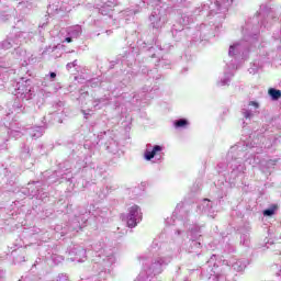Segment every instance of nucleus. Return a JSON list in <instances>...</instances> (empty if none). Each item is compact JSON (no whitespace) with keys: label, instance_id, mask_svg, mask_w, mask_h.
Here are the masks:
<instances>
[{"label":"nucleus","instance_id":"nucleus-1","mask_svg":"<svg viewBox=\"0 0 281 281\" xmlns=\"http://www.w3.org/2000/svg\"><path fill=\"white\" fill-rule=\"evenodd\" d=\"M161 150H164V148L159 145L154 146L153 150H146L145 151V159L147 161H150V159L155 158V155H157L158 153H161Z\"/></svg>","mask_w":281,"mask_h":281},{"label":"nucleus","instance_id":"nucleus-2","mask_svg":"<svg viewBox=\"0 0 281 281\" xmlns=\"http://www.w3.org/2000/svg\"><path fill=\"white\" fill-rule=\"evenodd\" d=\"M130 216H133L134 218H138V221H142V212H139V206L134 205L130 209Z\"/></svg>","mask_w":281,"mask_h":281},{"label":"nucleus","instance_id":"nucleus-3","mask_svg":"<svg viewBox=\"0 0 281 281\" xmlns=\"http://www.w3.org/2000/svg\"><path fill=\"white\" fill-rule=\"evenodd\" d=\"M269 95L272 98V100H280L281 98V91L274 88H270L268 90Z\"/></svg>","mask_w":281,"mask_h":281},{"label":"nucleus","instance_id":"nucleus-4","mask_svg":"<svg viewBox=\"0 0 281 281\" xmlns=\"http://www.w3.org/2000/svg\"><path fill=\"white\" fill-rule=\"evenodd\" d=\"M137 217H133V215L127 216V227H137Z\"/></svg>","mask_w":281,"mask_h":281},{"label":"nucleus","instance_id":"nucleus-5","mask_svg":"<svg viewBox=\"0 0 281 281\" xmlns=\"http://www.w3.org/2000/svg\"><path fill=\"white\" fill-rule=\"evenodd\" d=\"M184 126H188V120H186V119H180L175 122L176 128H183Z\"/></svg>","mask_w":281,"mask_h":281},{"label":"nucleus","instance_id":"nucleus-6","mask_svg":"<svg viewBox=\"0 0 281 281\" xmlns=\"http://www.w3.org/2000/svg\"><path fill=\"white\" fill-rule=\"evenodd\" d=\"M276 210H278V206H273L272 209L265 210L263 216H273V214H276Z\"/></svg>","mask_w":281,"mask_h":281},{"label":"nucleus","instance_id":"nucleus-7","mask_svg":"<svg viewBox=\"0 0 281 281\" xmlns=\"http://www.w3.org/2000/svg\"><path fill=\"white\" fill-rule=\"evenodd\" d=\"M249 105L258 109V102H256V101H250Z\"/></svg>","mask_w":281,"mask_h":281},{"label":"nucleus","instance_id":"nucleus-8","mask_svg":"<svg viewBox=\"0 0 281 281\" xmlns=\"http://www.w3.org/2000/svg\"><path fill=\"white\" fill-rule=\"evenodd\" d=\"M72 41L74 40L71 37H66V40H65L66 43H72Z\"/></svg>","mask_w":281,"mask_h":281},{"label":"nucleus","instance_id":"nucleus-9","mask_svg":"<svg viewBox=\"0 0 281 281\" xmlns=\"http://www.w3.org/2000/svg\"><path fill=\"white\" fill-rule=\"evenodd\" d=\"M50 78H56V72H50Z\"/></svg>","mask_w":281,"mask_h":281},{"label":"nucleus","instance_id":"nucleus-10","mask_svg":"<svg viewBox=\"0 0 281 281\" xmlns=\"http://www.w3.org/2000/svg\"><path fill=\"white\" fill-rule=\"evenodd\" d=\"M204 201H210L209 199H204Z\"/></svg>","mask_w":281,"mask_h":281}]
</instances>
